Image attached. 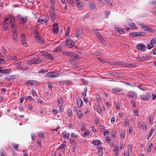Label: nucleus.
I'll use <instances>...</instances> for the list:
<instances>
[{
	"label": "nucleus",
	"mask_w": 156,
	"mask_h": 156,
	"mask_svg": "<svg viewBox=\"0 0 156 156\" xmlns=\"http://www.w3.org/2000/svg\"><path fill=\"white\" fill-rule=\"evenodd\" d=\"M50 17L51 20L54 21L55 20V9L52 7H51V10L50 11Z\"/></svg>",
	"instance_id": "nucleus-1"
},
{
	"label": "nucleus",
	"mask_w": 156,
	"mask_h": 156,
	"mask_svg": "<svg viewBox=\"0 0 156 156\" xmlns=\"http://www.w3.org/2000/svg\"><path fill=\"white\" fill-rule=\"evenodd\" d=\"M59 76V73L56 72H49L45 76L48 78L56 77Z\"/></svg>",
	"instance_id": "nucleus-2"
},
{
	"label": "nucleus",
	"mask_w": 156,
	"mask_h": 156,
	"mask_svg": "<svg viewBox=\"0 0 156 156\" xmlns=\"http://www.w3.org/2000/svg\"><path fill=\"white\" fill-rule=\"evenodd\" d=\"M9 23V19L8 18H6L4 20L3 24V29L4 30H8Z\"/></svg>",
	"instance_id": "nucleus-3"
},
{
	"label": "nucleus",
	"mask_w": 156,
	"mask_h": 156,
	"mask_svg": "<svg viewBox=\"0 0 156 156\" xmlns=\"http://www.w3.org/2000/svg\"><path fill=\"white\" fill-rule=\"evenodd\" d=\"M41 53L42 55H44L47 58L50 60H52L54 59L53 57L50 55L49 53L45 51H42L41 52Z\"/></svg>",
	"instance_id": "nucleus-4"
},
{
	"label": "nucleus",
	"mask_w": 156,
	"mask_h": 156,
	"mask_svg": "<svg viewBox=\"0 0 156 156\" xmlns=\"http://www.w3.org/2000/svg\"><path fill=\"white\" fill-rule=\"evenodd\" d=\"M136 48L140 51H144L146 50V46L143 44H139L136 46Z\"/></svg>",
	"instance_id": "nucleus-5"
},
{
	"label": "nucleus",
	"mask_w": 156,
	"mask_h": 156,
	"mask_svg": "<svg viewBox=\"0 0 156 156\" xmlns=\"http://www.w3.org/2000/svg\"><path fill=\"white\" fill-rule=\"evenodd\" d=\"M66 45H68L70 48H72L75 44V43L72 39L68 38L66 39Z\"/></svg>",
	"instance_id": "nucleus-6"
},
{
	"label": "nucleus",
	"mask_w": 156,
	"mask_h": 156,
	"mask_svg": "<svg viewBox=\"0 0 156 156\" xmlns=\"http://www.w3.org/2000/svg\"><path fill=\"white\" fill-rule=\"evenodd\" d=\"M151 97V94L150 93H147L145 95H140V97L141 98L142 100L143 101H147Z\"/></svg>",
	"instance_id": "nucleus-7"
},
{
	"label": "nucleus",
	"mask_w": 156,
	"mask_h": 156,
	"mask_svg": "<svg viewBox=\"0 0 156 156\" xmlns=\"http://www.w3.org/2000/svg\"><path fill=\"white\" fill-rule=\"evenodd\" d=\"M40 61L38 58H34L33 59L28 61L27 63L29 65L33 64H37L39 63Z\"/></svg>",
	"instance_id": "nucleus-8"
},
{
	"label": "nucleus",
	"mask_w": 156,
	"mask_h": 156,
	"mask_svg": "<svg viewBox=\"0 0 156 156\" xmlns=\"http://www.w3.org/2000/svg\"><path fill=\"white\" fill-rule=\"evenodd\" d=\"M127 97L129 98L132 97L134 98V99H136L137 98V95L134 92L130 91L128 92L127 94Z\"/></svg>",
	"instance_id": "nucleus-9"
},
{
	"label": "nucleus",
	"mask_w": 156,
	"mask_h": 156,
	"mask_svg": "<svg viewBox=\"0 0 156 156\" xmlns=\"http://www.w3.org/2000/svg\"><path fill=\"white\" fill-rule=\"evenodd\" d=\"M52 30L54 34H57L58 32V24L57 23H55L53 25L52 27Z\"/></svg>",
	"instance_id": "nucleus-10"
},
{
	"label": "nucleus",
	"mask_w": 156,
	"mask_h": 156,
	"mask_svg": "<svg viewBox=\"0 0 156 156\" xmlns=\"http://www.w3.org/2000/svg\"><path fill=\"white\" fill-rule=\"evenodd\" d=\"M76 102L77 106L81 107L83 105V102L82 100L80 98H77L76 100Z\"/></svg>",
	"instance_id": "nucleus-11"
},
{
	"label": "nucleus",
	"mask_w": 156,
	"mask_h": 156,
	"mask_svg": "<svg viewBox=\"0 0 156 156\" xmlns=\"http://www.w3.org/2000/svg\"><path fill=\"white\" fill-rule=\"evenodd\" d=\"M147 59V57L146 58L145 56H143L142 57H139L138 58H136V59L137 61L139 62H144V61L146 59Z\"/></svg>",
	"instance_id": "nucleus-12"
},
{
	"label": "nucleus",
	"mask_w": 156,
	"mask_h": 156,
	"mask_svg": "<svg viewBox=\"0 0 156 156\" xmlns=\"http://www.w3.org/2000/svg\"><path fill=\"white\" fill-rule=\"evenodd\" d=\"M16 30H15V31L13 32L12 39L13 40L17 41H18L17 35V33H16Z\"/></svg>",
	"instance_id": "nucleus-13"
},
{
	"label": "nucleus",
	"mask_w": 156,
	"mask_h": 156,
	"mask_svg": "<svg viewBox=\"0 0 156 156\" xmlns=\"http://www.w3.org/2000/svg\"><path fill=\"white\" fill-rule=\"evenodd\" d=\"M109 74H111L114 76L118 77L119 76L120 73L118 72H112L111 71L109 72Z\"/></svg>",
	"instance_id": "nucleus-14"
},
{
	"label": "nucleus",
	"mask_w": 156,
	"mask_h": 156,
	"mask_svg": "<svg viewBox=\"0 0 156 156\" xmlns=\"http://www.w3.org/2000/svg\"><path fill=\"white\" fill-rule=\"evenodd\" d=\"M92 144L94 145H99L101 144V141L99 140H93L92 142Z\"/></svg>",
	"instance_id": "nucleus-15"
},
{
	"label": "nucleus",
	"mask_w": 156,
	"mask_h": 156,
	"mask_svg": "<svg viewBox=\"0 0 156 156\" xmlns=\"http://www.w3.org/2000/svg\"><path fill=\"white\" fill-rule=\"evenodd\" d=\"M11 72V70L10 69H7L2 70V73H3L5 74H8L10 73Z\"/></svg>",
	"instance_id": "nucleus-16"
},
{
	"label": "nucleus",
	"mask_w": 156,
	"mask_h": 156,
	"mask_svg": "<svg viewBox=\"0 0 156 156\" xmlns=\"http://www.w3.org/2000/svg\"><path fill=\"white\" fill-rule=\"evenodd\" d=\"M62 48V46L59 45L54 50V51L55 52H61Z\"/></svg>",
	"instance_id": "nucleus-17"
},
{
	"label": "nucleus",
	"mask_w": 156,
	"mask_h": 156,
	"mask_svg": "<svg viewBox=\"0 0 156 156\" xmlns=\"http://www.w3.org/2000/svg\"><path fill=\"white\" fill-rule=\"evenodd\" d=\"M35 82V81H34L33 80L31 81H28L26 82L25 83V84L27 86H29L30 85H33L34 84Z\"/></svg>",
	"instance_id": "nucleus-18"
},
{
	"label": "nucleus",
	"mask_w": 156,
	"mask_h": 156,
	"mask_svg": "<svg viewBox=\"0 0 156 156\" xmlns=\"http://www.w3.org/2000/svg\"><path fill=\"white\" fill-rule=\"evenodd\" d=\"M48 21V19H44L41 20L39 19L38 20V22L42 24L43 23H47Z\"/></svg>",
	"instance_id": "nucleus-19"
},
{
	"label": "nucleus",
	"mask_w": 156,
	"mask_h": 156,
	"mask_svg": "<svg viewBox=\"0 0 156 156\" xmlns=\"http://www.w3.org/2000/svg\"><path fill=\"white\" fill-rule=\"evenodd\" d=\"M139 25L142 29L145 30H147L148 27L147 25H145V24L143 23L140 24Z\"/></svg>",
	"instance_id": "nucleus-20"
},
{
	"label": "nucleus",
	"mask_w": 156,
	"mask_h": 156,
	"mask_svg": "<svg viewBox=\"0 0 156 156\" xmlns=\"http://www.w3.org/2000/svg\"><path fill=\"white\" fill-rule=\"evenodd\" d=\"M149 147L147 150V152L148 153H149L151 151V148H153L152 143L150 142L149 144Z\"/></svg>",
	"instance_id": "nucleus-21"
},
{
	"label": "nucleus",
	"mask_w": 156,
	"mask_h": 156,
	"mask_svg": "<svg viewBox=\"0 0 156 156\" xmlns=\"http://www.w3.org/2000/svg\"><path fill=\"white\" fill-rule=\"evenodd\" d=\"M36 40L39 42L43 44L44 43V39L40 37H38L36 38Z\"/></svg>",
	"instance_id": "nucleus-22"
},
{
	"label": "nucleus",
	"mask_w": 156,
	"mask_h": 156,
	"mask_svg": "<svg viewBox=\"0 0 156 156\" xmlns=\"http://www.w3.org/2000/svg\"><path fill=\"white\" fill-rule=\"evenodd\" d=\"M125 66L128 68L135 67H136V66L132 63H127L126 64Z\"/></svg>",
	"instance_id": "nucleus-23"
},
{
	"label": "nucleus",
	"mask_w": 156,
	"mask_h": 156,
	"mask_svg": "<svg viewBox=\"0 0 156 156\" xmlns=\"http://www.w3.org/2000/svg\"><path fill=\"white\" fill-rule=\"evenodd\" d=\"M102 147H99V150L98 151V154L100 156H102Z\"/></svg>",
	"instance_id": "nucleus-24"
},
{
	"label": "nucleus",
	"mask_w": 156,
	"mask_h": 156,
	"mask_svg": "<svg viewBox=\"0 0 156 156\" xmlns=\"http://www.w3.org/2000/svg\"><path fill=\"white\" fill-rule=\"evenodd\" d=\"M69 82V81L68 80H65V81H62L59 82V84L60 86L63 85H65V84H68Z\"/></svg>",
	"instance_id": "nucleus-25"
},
{
	"label": "nucleus",
	"mask_w": 156,
	"mask_h": 156,
	"mask_svg": "<svg viewBox=\"0 0 156 156\" xmlns=\"http://www.w3.org/2000/svg\"><path fill=\"white\" fill-rule=\"evenodd\" d=\"M89 6L91 9L95 10L96 9V8L95 6V5L94 3H90Z\"/></svg>",
	"instance_id": "nucleus-26"
},
{
	"label": "nucleus",
	"mask_w": 156,
	"mask_h": 156,
	"mask_svg": "<svg viewBox=\"0 0 156 156\" xmlns=\"http://www.w3.org/2000/svg\"><path fill=\"white\" fill-rule=\"evenodd\" d=\"M75 35L77 38L78 37H80V29H77L76 30V32L75 34Z\"/></svg>",
	"instance_id": "nucleus-27"
},
{
	"label": "nucleus",
	"mask_w": 156,
	"mask_h": 156,
	"mask_svg": "<svg viewBox=\"0 0 156 156\" xmlns=\"http://www.w3.org/2000/svg\"><path fill=\"white\" fill-rule=\"evenodd\" d=\"M154 131V128H153L151 129V131L149 133V134L147 136V138L148 140H149L151 136L152 135V134L153 133Z\"/></svg>",
	"instance_id": "nucleus-28"
},
{
	"label": "nucleus",
	"mask_w": 156,
	"mask_h": 156,
	"mask_svg": "<svg viewBox=\"0 0 156 156\" xmlns=\"http://www.w3.org/2000/svg\"><path fill=\"white\" fill-rule=\"evenodd\" d=\"M129 36H131L133 37H137V32H134L132 33H130L129 34Z\"/></svg>",
	"instance_id": "nucleus-29"
},
{
	"label": "nucleus",
	"mask_w": 156,
	"mask_h": 156,
	"mask_svg": "<svg viewBox=\"0 0 156 156\" xmlns=\"http://www.w3.org/2000/svg\"><path fill=\"white\" fill-rule=\"evenodd\" d=\"M9 16L10 19V23H15V20L14 17L12 14L9 15Z\"/></svg>",
	"instance_id": "nucleus-30"
},
{
	"label": "nucleus",
	"mask_w": 156,
	"mask_h": 156,
	"mask_svg": "<svg viewBox=\"0 0 156 156\" xmlns=\"http://www.w3.org/2000/svg\"><path fill=\"white\" fill-rule=\"evenodd\" d=\"M63 136L64 138L68 139L69 136V133H65V132H64L63 133Z\"/></svg>",
	"instance_id": "nucleus-31"
},
{
	"label": "nucleus",
	"mask_w": 156,
	"mask_h": 156,
	"mask_svg": "<svg viewBox=\"0 0 156 156\" xmlns=\"http://www.w3.org/2000/svg\"><path fill=\"white\" fill-rule=\"evenodd\" d=\"M16 56H15L13 55L12 56L7 57V58H6V59H7V60H15L16 59Z\"/></svg>",
	"instance_id": "nucleus-32"
},
{
	"label": "nucleus",
	"mask_w": 156,
	"mask_h": 156,
	"mask_svg": "<svg viewBox=\"0 0 156 156\" xmlns=\"http://www.w3.org/2000/svg\"><path fill=\"white\" fill-rule=\"evenodd\" d=\"M66 146V145L62 143L61 144L60 146L57 148V150H58L59 149H64Z\"/></svg>",
	"instance_id": "nucleus-33"
},
{
	"label": "nucleus",
	"mask_w": 156,
	"mask_h": 156,
	"mask_svg": "<svg viewBox=\"0 0 156 156\" xmlns=\"http://www.w3.org/2000/svg\"><path fill=\"white\" fill-rule=\"evenodd\" d=\"M94 30L98 37L101 36V35L99 32H98V30L97 29H94Z\"/></svg>",
	"instance_id": "nucleus-34"
},
{
	"label": "nucleus",
	"mask_w": 156,
	"mask_h": 156,
	"mask_svg": "<svg viewBox=\"0 0 156 156\" xmlns=\"http://www.w3.org/2000/svg\"><path fill=\"white\" fill-rule=\"evenodd\" d=\"M21 41L22 42L25 41L26 40V36L24 34H22L21 36Z\"/></svg>",
	"instance_id": "nucleus-35"
},
{
	"label": "nucleus",
	"mask_w": 156,
	"mask_h": 156,
	"mask_svg": "<svg viewBox=\"0 0 156 156\" xmlns=\"http://www.w3.org/2000/svg\"><path fill=\"white\" fill-rule=\"evenodd\" d=\"M58 105H60V107L62 106L63 105V100L62 99H61L60 100L58 99Z\"/></svg>",
	"instance_id": "nucleus-36"
},
{
	"label": "nucleus",
	"mask_w": 156,
	"mask_h": 156,
	"mask_svg": "<svg viewBox=\"0 0 156 156\" xmlns=\"http://www.w3.org/2000/svg\"><path fill=\"white\" fill-rule=\"evenodd\" d=\"M129 26L132 28H134L135 29L137 28L135 24L134 23H131L129 24Z\"/></svg>",
	"instance_id": "nucleus-37"
},
{
	"label": "nucleus",
	"mask_w": 156,
	"mask_h": 156,
	"mask_svg": "<svg viewBox=\"0 0 156 156\" xmlns=\"http://www.w3.org/2000/svg\"><path fill=\"white\" fill-rule=\"evenodd\" d=\"M98 38L99 40L101 43H104L105 42V41L103 39V37H101V36H100Z\"/></svg>",
	"instance_id": "nucleus-38"
},
{
	"label": "nucleus",
	"mask_w": 156,
	"mask_h": 156,
	"mask_svg": "<svg viewBox=\"0 0 156 156\" xmlns=\"http://www.w3.org/2000/svg\"><path fill=\"white\" fill-rule=\"evenodd\" d=\"M145 34V33L143 32H137V37L144 36Z\"/></svg>",
	"instance_id": "nucleus-39"
},
{
	"label": "nucleus",
	"mask_w": 156,
	"mask_h": 156,
	"mask_svg": "<svg viewBox=\"0 0 156 156\" xmlns=\"http://www.w3.org/2000/svg\"><path fill=\"white\" fill-rule=\"evenodd\" d=\"M67 3L70 4L72 6L74 5V0H68Z\"/></svg>",
	"instance_id": "nucleus-40"
},
{
	"label": "nucleus",
	"mask_w": 156,
	"mask_h": 156,
	"mask_svg": "<svg viewBox=\"0 0 156 156\" xmlns=\"http://www.w3.org/2000/svg\"><path fill=\"white\" fill-rule=\"evenodd\" d=\"M129 120L128 119H126L125 120V126H127L129 125Z\"/></svg>",
	"instance_id": "nucleus-41"
},
{
	"label": "nucleus",
	"mask_w": 156,
	"mask_h": 156,
	"mask_svg": "<svg viewBox=\"0 0 156 156\" xmlns=\"http://www.w3.org/2000/svg\"><path fill=\"white\" fill-rule=\"evenodd\" d=\"M48 70H45L44 69H41L39 71V73H43L46 72H48Z\"/></svg>",
	"instance_id": "nucleus-42"
},
{
	"label": "nucleus",
	"mask_w": 156,
	"mask_h": 156,
	"mask_svg": "<svg viewBox=\"0 0 156 156\" xmlns=\"http://www.w3.org/2000/svg\"><path fill=\"white\" fill-rule=\"evenodd\" d=\"M21 20H22V23H24L27 21V17H22L21 19Z\"/></svg>",
	"instance_id": "nucleus-43"
},
{
	"label": "nucleus",
	"mask_w": 156,
	"mask_h": 156,
	"mask_svg": "<svg viewBox=\"0 0 156 156\" xmlns=\"http://www.w3.org/2000/svg\"><path fill=\"white\" fill-rule=\"evenodd\" d=\"M78 115L79 116V118H82L83 116L82 113L81 111H79L78 112Z\"/></svg>",
	"instance_id": "nucleus-44"
},
{
	"label": "nucleus",
	"mask_w": 156,
	"mask_h": 156,
	"mask_svg": "<svg viewBox=\"0 0 156 156\" xmlns=\"http://www.w3.org/2000/svg\"><path fill=\"white\" fill-rule=\"evenodd\" d=\"M120 90L119 89H114L112 90L113 92L114 93H116L120 91Z\"/></svg>",
	"instance_id": "nucleus-45"
},
{
	"label": "nucleus",
	"mask_w": 156,
	"mask_h": 156,
	"mask_svg": "<svg viewBox=\"0 0 156 156\" xmlns=\"http://www.w3.org/2000/svg\"><path fill=\"white\" fill-rule=\"evenodd\" d=\"M151 43L152 44H156V38H153L151 40Z\"/></svg>",
	"instance_id": "nucleus-46"
},
{
	"label": "nucleus",
	"mask_w": 156,
	"mask_h": 156,
	"mask_svg": "<svg viewBox=\"0 0 156 156\" xmlns=\"http://www.w3.org/2000/svg\"><path fill=\"white\" fill-rule=\"evenodd\" d=\"M82 81L84 85H85L86 86L88 85V82L87 80H85L84 79H82Z\"/></svg>",
	"instance_id": "nucleus-47"
},
{
	"label": "nucleus",
	"mask_w": 156,
	"mask_h": 156,
	"mask_svg": "<svg viewBox=\"0 0 156 156\" xmlns=\"http://www.w3.org/2000/svg\"><path fill=\"white\" fill-rule=\"evenodd\" d=\"M68 114L69 116H71L73 115L72 111L71 110L68 109Z\"/></svg>",
	"instance_id": "nucleus-48"
},
{
	"label": "nucleus",
	"mask_w": 156,
	"mask_h": 156,
	"mask_svg": "<svg viewBox=\"0 0 156 156\" xmlns=\"http://www.w3.org/2000/svg\"><path fill=\"white\" fill-rule=\"evenodd\" d=\"M99 127L101 131H104L105 130V129L104 126L102 125H100Z\"/></svg>",
	"instance_id": "nucleus-49"
},
{
	"label": "nucleus",
	"mask_w": 156,
	"mask_h": 156,
	"mask_svg": "<svg viewBox=\"0 0 156 156\" xmlns=\"http://www.w3.org/2000/svg\"><path fill=\"white\" fill-rule=\"evenodd\" d=\"M90 133L88 132H85L84 133L83 135L82 136L83 137H85L86 136H88L89 135Z\"/></svg>",
	"instance_id": "nucleus-50"
},
{
	"label": "nucleus",
	"mask_w": 156,
	"mask_h": 156,
	"mask_svg": "<svg viewBox=\"0 0 156 156\" xmlns=\"http://www.w3.org/2000/svg\"><path fill=\"white\" fill-rule=\"evenodd\" d=\"M7 62V61L5 60V59L0 58V63L5 64Z\"/></svg>",
	"instance_id": "nucleus-51"
},
{
	"label": "nucleus",
	"mask_w": 156,
	"mask_h": 156,
	"mask_svg": "<svg viewBox=\"0 0 156 156\" xmlns=\"http://www.w3.org/2000/svg\"><path fill=\"white\" fill-rule=\"evenodd\" d=\"M119 150V147H114V151L115 152H118Z\"/></svg>",
	"instance_id": "nucleus-52"
},
{
	"label": "nucleus",
	"mask_w": 156,
	"mask_h": 156,
	"mask_svg": "<svg viewBox=\"0 0 156 156\" xmlns=\"http://www.w3.org/2000/svg\"><path fill=\"white\" fill-rule=\"evenodd\" d=\"M149 123L151 124L152 122V120L153 119V117L152 115H149Z\"/></svg>",
	"instance_id": "nucleus-53"
},
{
	"label": "nucleus",
	"mask_w": 156,
	"mask_h": 156,
	"mask_svg": "<svg viewBox=\"0 0 156 156\" xmlns=\"http://www.w3.org/2000/svg\"><path fill=\"white\" fill-rule=\"evenodd\" d=\"M97 109L98 112L99 113H100V112H101V109L100 106L98 105Z\"/></svg>",
	"instance_id": "nucleus-54"
},
{
	"label": "nucleus",
	"mask_w": 156,
	"mask_h": 156,
	"mask_svg": "<svg viewBox=\"0 0 156 156\" xmlns=\"http://www.w3.org/2000/svg\"><path fill=\"white\" fill-rule=\"evenodd\" d=\"M11 23L12 24H11V27H12V31H13V32H14V31H15V30H16V28H14V27H15V24H14V23Z\"/></svg>",
	"instance_id": "nucleus-55"
},
{
	"label": "nucleus",
	"mask_w": 156,
	"mask_h": 156,
	"mask_svg": "<svg viewBox=\"0 0 156 156\" xmlns=\"http://www.w3.org/2000/svg\"><path fill=\"white\" fill-rule=\"evenodd\" d=\"M71 136L72 137L76 138L78 137V136L77 135H74L73 133H71Z\"/></svg>",
	"instance_id": "nucleus-56"
},
{
	"label": "nucleus",
	"mask_w": 156,
	"mask_h": 156,
	"mask_svg": "<svg viewBox=\"0 0 156 156\" xmlns=\"http://www.w3.org/2000/svg\"><path fill=\"white\" fill-rule=\"evenodd\" d=\"M138 87L140 90H146V87L145 88H143V86H138Z\"/></svg>",
	"instance_id": "nucleus-57"
},
{
	"label": "nucleus",
	"mask_w": 156,
	"mask_h": 156,
	"mask_svg": "<svg viewBox=\"0 0 156 156\" xmlns=\"http://www.w3.org/2000/svg\"><path fill=\"white\" fill-rule=\"evenodd\" d=\"M70 144H75L76 142L75 141L72 139H70Z\"/></svg>",
	"instance_id": "nucleus-58"
},
{
	"label": "nucleus",
	"mask_w": 156,
	"mask_h": 156,
	"mask_svg": "<svg viewBox=\"0 0 156 156\" xmlns=\"http://www.w3.org/2000/svg\"><path fill=\"white\" fill-rule=\"evenodd\" d=\"M134 115L135 116H138V114H137L138 113V111L136 110H133Z\"/></svg>",
	"instance_id": "nucleus-59"
},
{
	"label": "nucleus",
	"mask_w": 156,
	"mask_h": 156,
	"mask_svg": "<svg viewBox=\"0 0 156 156\" xmlns=\"http://www.w3.org/2000/svg\"><path fill=\"white\" fill-rule=\"evenodd\" d=\"M26 99H28L30 100H33L34 101V99L32 98L30 96H28L27 97H26Z\"/></svg>",
	"instance_id": "nucleus-60"
},
{
	"label": "nucleus",
	"mask_w": 156,
	"mask_h": 156,
	"mask_svg": "<svg viewBox=\"0 0 156 156\" xmlns=\"http://www.w3.org/2000/svg\"><path fill=\"white\" fill-rule=\"evenodd\" d=\"M119 30V31H118V32H119V34H122L124 33L123 30L121 28H120V29Z\"/></svg>",
	"instance_id": "nucleus-61"
},
{
	"label": "nucleus",
	"mask_w": 156,
	"mask_h": 156,
	"mask_svg": "<svg viewBox=\"0 0 156 156\" xmlns=\"http://www.w3.org/2000/svg\"><path fill=\"white\" fill-rule=\"evenodd\" d=\"M96 98L97 100L98 101H101L100 98V96L99 95L97 94L96 96Z\"/></svg>",
	"instance_id": "nucleus-62"
},
{
	"label": "nucleus",
	"mask_w": 156,
	"mask_h": 156,
	"mask_svg": "<svg viewBox=\"0 0 156 156\" xmlns=\"http://www.w3.org/2000/svg\"><path fill=\"white\" fill-rule=\"evenodd\" d=\"M19 109L21 111H23L24 110V108L23 107V106L21 105H20L19 106Z\"/></svg>",
	"instance_id": "nucleus-63"
},
{
	"label": "nucleus",
	"mask_w": 156,
	"mask_h": 156,
	"mask_svg": "<svg viewBox=\"0 0 156 156\" xmlns=\"http://www.w3.org/2000/svg\"><path fill=\"white\" fill-rule=\"evenodd\" d=\"M76 5H77L79 7H80L81 6V3H80V1L78 0L76 2Z\"/></svg>",
	"instance_id": "nucleus-64"
}]
</instances>
